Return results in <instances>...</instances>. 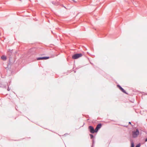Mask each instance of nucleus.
<instances>
[{"label":"nucleus","mask_w":147,"mask_h":147,"mask_svg":"<svg viewBox=\"0 0 147 147\" xmlns=\"http://www.w3.org/2000/svg\"><path fill=\"white\" fill-rule=\"evenodd\" d=\"M82 56V54L81 53H77L74 55L72 56V58L74 59H76L81 57Z\"/></svg>","instance_id":"obj_1"},{"label":"nucleus","mask_w":147,"mask_h":147,"mask_svg":"<svg viewBox=\"0 0 147 147\" xmlns=\"http://www.w3.org/2000/svg\"><path fill=\"white\" fill-rule=\"evenodd\" d=\"M139 134V131L138 129H137L136 131L133 132L132 136L134 138L136 137Z\"/></svg>","instance_id":"obj_2"},{"label":"nucleus","mask_w":147,"mask_h":147,"mask_svg":"<svg viewBox=\"0 0 147 147\" xmlns=\"http://www.w3.org/2000/svg\"><path fill=\"white\" fill-rule=\"evenodd\" d=\"M88 128L90 129V133H94V132H96L95 130L94 129L92 126H90Z\"/></svg>","instance_id":"obj_3"},{"label":"nucleus","mask_w":147,"mask_h":147,"mask_svg":"<svg viewBox=\"0 0 147 147\" xmlns=\"http://www.w3.org/2000/svg\"><path fill=\"white\" fill-rule=\"evenodd\" d=\"M101 126L102 125L101 124H98L97 125L95 129L96 132H97L98 131V130L101 127Z\"/></svg>","instance_id":"obj_4"},{"label":"nucleus","mask_w":147,"mask_h":147,"mask_svg":"<svg viewBox=\"0 0 147 147\" xmlns=\"http://www.w3.org/2000/svg\"><path fill=\"white\" fill-rule=\"evenodd\" d=\"M49 58V57H44L38 58L37 59L38 60H43V59H48Z\"/></svg>","instance_id":"obj_5"},{"label":"nucleus","mask_w":147,"mask_h":147,"mask_svg":"<svg viewBox=\"0 0 147 147\" xmlns=\"http://www.w3.org/2000/svg\"><path fill=\"white\" fill-rule=\"evenodd\" d=\"M118 87L119 88V89L123 93L126 94V91L124 89L122 88L119 85H117Z\"/></svg>","instance_id":"obj_6"},{"label":"nucleus","mask_w":147,"mask_h":147,"mask_svg":"<svg viewBox=\"0 0 147 147\" xmlns=\"http://www.w3.org/2000/svg\"><path fill=\"white\" fill-rule=\"evenodd\" d=\"M1 59L3 60H5L6 59V57L4 55H3L1 56Z\"/></svg>","instance_id":"obj_7"},{"label":"nucleus","mask_w":147,"mask_h":147,"mask_svg":"<svg viewBox=\"0 0 147 147\" xmlns=\"http://www.w3.org/2000/svg\"><path fill=\"white\" fill-rule=\"evenodd\" d=\"M131 147H134V144L133 142H131Z\"/></svg>","instance_id":"obj_8"},{"label":"nucleus","mask_w":147,"mask_h":147,"mask_svg":"<svg viewBox=\"0 0 147 147\" xmlns=\"http://www.w3.org/2000/svg\"><path fill=\"white\" fill-rule=\"evenodd\" d=\"M90 138H91V139H92V138H93L94 136H93L92 134H90Z\"/></svg>","instance_id":"obj_9"},{"label":"nucleus","mask_w":147,"mask_h":147,"mask_svg":"<svg viewBox=\"0 0 147 147\" xmlns=\"http://www.w3.org/2000/svg\"><path fill=\"white\" fill-rule=\"evenodd\" d=\"M140 144H139L136 146V147H140Z\"/></svg>","instance_id":"obj_10"},{"label":"nucleus","mask_w":147,"mask_h":147,"mask_svg":"<svg viewBox=\"0 0 147 147\" xmlns=\"http://www.w3.org/2000/svg\"><path fill=\"white\" fill-rule=\"evenodd\" d=\"M145 141L146 142L147 141V138L145 140Z\"/></svg>","instance_id":"obj_11"},{"label":"nucleus","mask_w":147,"mask_h":147,"mask_svg":"<svg viewBox=\"0 0 147 147\" xmlns=\"http://www.w3.org/2000/svg\"><path fill=\"white\" fill-rule=\"evenodd\" d=\"M129 124H131V122H129Z\"/></svg>","instance_id":"obj_12"},{"label":"nucleus","mask_w":147,"mask_h":147,"mask_svg":"<svg viewBox=\"0 0 147 147\" xmlns=\"http://www.w3.org/2000/svg\"><path fill=\"white\" fill-rule=\"evenodd\" d=\"M7 90L8 91H9V88H8V89H7Z\"/></svg>","instance_id":"obj_13"}]
</instances>
